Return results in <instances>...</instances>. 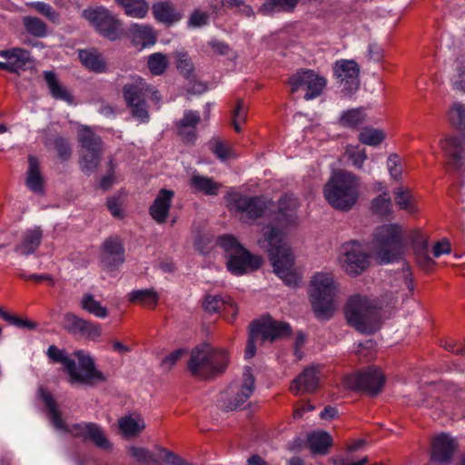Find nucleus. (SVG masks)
I'll return each instance as SVG.
<instances>
[{"label": "nucleus", "instance_id": "obj_1", "mask_svg": "<svg viewBox=\"0 0 465 465\" xmlns=\"http://www.w3.org/2000/svg\"><path fill=\"white\" fill-rule=\"evenodd\" d=\"M298 207L299 203L295 197L282 195L273 215L274 224L263 228L262 236L258 241L259 245L268 252L273 272L288 286H296L299 281L294 255L287 242L285 232L298 223Z\"/></svg>", "mask_w": 465, "mask_h": 465}, {"label": "nucleus", "instance_id": "obj_2", "mask_svg": "<svg viewBox=\"0 0 465 465\" xmlns=\"http://www.w3.org/2000/svg\"><path fill=\"white\" fill-rule=\"evenodd\" d=\"M344 314L348 323L364 334H372L380 330L383 319L378 301L360 294L348 299Z\"/></svg>", "mask_w": 465, "mask_h": 465}, {"label": "nucleus", "instance_id": "obj_3", "mask_svg": "<svg viewBox=\"0 0 465 465\" xmlns=\"http://www.w3.org/2000/svg\"><path fill=\"white\" fill-rule=\"evenodd\" d=\"M47 357L56 363H62L72 384H94L104 381L103 373L94 367L91 356L84 351H75L74 357L78 361V367L74 359H71L64 350L55 345H50L46 351Z\"/></svg>", "mask_w": 465, "mask_h": 465}, {"label": "nucleus", "instance_id": "obj_4", "mask_svg": "<svg viewBox=\"0 0 465 465\" xmlns=\"http://www.w3.org/2000/svg\"><path fill=\"white\" fill-rule=\"evenodd\" d=\"M338 284L331 272H316L310 283V299L317 318L330 319L336 310Z\"/></svg>", "mask_w": 465, "mask_h": 465}, {"label": "nucleus", "instance_id": "obj_5", "mask_svg": "<svg viewBox=\"0 0 465 465\" xmlns=\"http://www.w3.org/2000/svg\"><path fill=\"white\" fill-rule=\"evenodd\" d=\"M40 395L48 410L51 422L54 428L63 431H69L75 437L89 440L102 450H107L111 449L112 445L99 425L92 422L81 423L74 425L72 429H68L61 417L55 400L52 394L42 389L40 390Z\"/></svg>", "mask_w": 465, "mask_h": 465}, {"label": "nucleus", "instance_id": "obj_6", "mask_svg": "<svg viewBox=\"0 0 465 465\" xmlns=\"http://www.w3.org/2000/svg\"><path fill=\"white\" fill-rule=\"evenodd\" d=\"M372 243L381 263H391L401 259L406 248L402 227L398 223H387L377 227Z\"/></svg>", "mask_w": 465, "mask_h": 465}, {"label": "nucleus", "instance_id": "obj_7", "mask_svg": "<svg viewBox=\"0 0 465 465\" xmlns=\"http://www.w3.org/2000/svg\"><path fill=\"white\" fill-rule=\"evenodd\" d=\"M217 243L225 252L228 271L234 275L256 271L262 263L261 256L252 254L231 234L220 236Z\"/></svg>", "mask_w": 465, "mask_h": 465}, {"label": "nucleus", "instance_id": "obj_8", "mask_svg": "<svg viewBox=\"0 0 465 465\" xmlns=\"http://www.w3.org/2000/svg\"><path fill=\"white\" fill-rule=\"evenodd\" d=\"M227 363L228 356L224 350H214L208 344H203L192 351L188 369L194 377L207 379L222 372Z\"/></svg>", "mask_w": 465, "mask_h": 465}, {"label": "nucleus", "instance_id": "obj_9", "mask_svg": "<svg viewBox=\"0 0 465 465\" xmlns=\"http://www.w3.org/2000/svg\"><path fill=\"white\" fill-rule=\"evenodd\" d=\"M323 193L334 209L348 212L358 201L359 183L355 176H331Z\"/></svg>", "mask_w": 465, "mask_h": 465}, {"label": "nucleus", "instance_id": "obj_10", "mask_svg": "<svg viewBox=\"0 0 465 465\" xmlns=\"http://www.w3.org/2000/svg\"><path fill=\"white\" fill-rule=\"evenodd\" d=\"M291 326L283 322H278L270 316L253 322L250 326L249 338L245 350V358L251 359L255 355L256 345L267 341L270 342L275 339L290 335Z\"/></svg>", "mask_w": 465, "mask_h": 465}, {"label": "nucleus", "instance_id": "obj_11", "mask_svg": "<svg viewBox=\"0 0 465 465\" xmlns=\"http://www.w3.org/2000/svg\"><path fill=\"white\" fill-rule=\"evenodd\" d=\"M225 199L230 212L238 214L244 221L261 217L272 205V202L263 197L248 196L238 191L229 192Z\"/></svg>", "mask_w": 465, "mask_h": 465}, {"label": "nucleus", "instance_id": "obj_12", "mask_svg": "<svg viewBox=\"0 0 465 465\" xmlns=\"http://www.w3.org/2000/svg\"><path fill=\"white\" fill-rule=\"evenodd\" d=\"M81 147L80 164L85 171H94L99 164L104 152L102 138L88 126H81L77 133Z\"/></svg>", "mask_w": 465, "mask_h": 465}, {"label": "nucleus", "instance_id": "obj_13", "mask_svg": "<svg viewBox=\"0 0 465 465\" xmlns=\"http://www.w3.org/2000/svg\"><path fill=\"white\" fill-rule=\"evenodd\" d=\"M255 389V380L251 368H245L242 378L230 384L222 394L221 407L226 411L240 408L252 395Z\"/></svg>", "mask_w": 465, "mask_h": 465}, {"label": "nucleus", "instance_id": "obj_14", "mask_svg": "<svg viewBox=\"0 0 465 465\" xmlns=\"http://www.w3.org/2000/svg\"><path fill=\"white\" fill-rule=\"evenodd\" d=\"M339 263L351 276L362 273L370 265V255L357 241L343 243L340 250Z\"/></svg>", "mask_w": 465, "mask_h": 465}, {"label": "nucleus", "instance_id": "obj_15", "mask_svg": "<svg viewBox=\"0 0 465 465\" xmlns=\"http://www.w3.org/2000/svg\"><path fill=\"white\" fill-rule=\"evenodd\" d=\"M83 15L104 37L111 41L119 38L122 24L107 8L98 6L85 9Z\"/></svg>", "mask_w": 465, "mask_h": 465}, {"label": "nucleus", "instance_id": "obj_16", "mask_svg": "<svg viewBox=\"0 0 465 465\" xmlns=\"http://www.w3.org/2000/svg\"><path fill=\"white\" fill-rule=\"evenodd\" d=\"M385 382V376L381 369L368 367L359 372L348 375L343 380V384L351 390L363 391L371 395L378 394Z\"/></svg>", "mask_w": 465, "mask_h": 465}, {"label": "nucleus", "instance_id": "obj_17", "mask_svg": "<svg viewBox=\"0 0 465 465\" xmlns=\"http://www.w3.org/2000/svg\"><path fill=\"white\" fill-rule=\"evenodd\" d=\"M147 90L148 84L141 77L134 78L131 84L124 86V96L131 114L142 124L148 123L150 119L143 94Z\"/></svg>", "mask_w": 465, "mask_h": 465}, {"label": "nucleus", "instance_id": "obj_18", "mask_svg": "<svg viewBox=\"0 0 465 465\" xmlns=\"http://www.w3.org/2000/svg\"><path fill=\"white\" fill-rule=\"evenodd\" d=\"M292 92H297L301 88L306 89L305 100H312L320 96L326 86L327 81L312 70H302L297 72L289 81Z\"/></svg>", "mask_w": 465, "mask_h": 465}, {"label": "nucleus", "instance_id": "obj_19", "mask_svg": "<svg viewBox=\"0 0 465 465\" xmlns=\"http://www.w3.org/2000/svg\"><path fill=\"white\" fill-rule=\"evenodd\" d=\"M62 325L70 334L91 341H97L102 335L99 323L81 318L73 312H66L64 315Z\"/></svg>", "mask_w": 465, "mask_h": 465}, {"label": "nucleus", "instance_id": "obj_20", "mask_svg": "<svg viewBox=\"0 0 465 465\" xmlns=\"http://www.w3.org/2000/svg\"><path fill=\"white\" fill-rule=\"evenodd\" d=\"M336 79L343 85V91L346 94H352L360 84L359 74L360 68L353 60L337 61L333 67Z\"/></svg>", "mask_w": 465, "mask_h": 465}, {"label": "nucleus", "instance_id": "obj_21", "mask_svg": "<svg viewBox=\"0 0 465 465\" xmlns=\"http://www.w3.org/2000/svg\"><path fill=\"white\" fill-rule=\"evenodd\" d=\"M100 260L107 271H114L124 263V248L118 237H110L104 242Z\"/></svg>", "mask_w": 465, "mask_h": 465}, {"label": "nucleus", "instance_id": "obj_22", "mask_svg": "<svg viewBox=\"0 0 465 465\" xmlns=\"http://www.w3.org/2000/svg\"><path fill=\"white\" fill-rule=\"evenodd\" d=\"M0 57L6 60L5 62H0V69L13 74L25 71L27 64L31 62L30 52L19 47L0 50Z\"/></svg>", "mask_w": 465, "mask_h": 465}, {"label": "nucleus", "instance_id": "obj_23", "mask_svg": "<svg viewBox=\"0 0 465 465\" xmlns=\"http://www.w3.org/2000/svg\"><path fill=\"white\" fill-rule=\"evenodd\" d=\"M320 378L317 367H307L292 381L290 391L296 396L312 393L319 387Z\"/></svg>", "mask_w": 465, "mask_h": 465}, {"label": "nucleus", "instance_id": "obj_24", "mask_svg": "<svg viewBox=\"0 0 465 465\" xmlns=\"http://www.w3.org/2000/svg\"><path fill=\"white\" fill-rule=\"evenodd\" d=\"M440 148L454 170L459 171L465 161V137L450 136L440 141Z\"/></svg>", "mask_w": 465, "mask_h": 465}, {"label": "nucleus", "instance_id": "obj_25", "mask_svg": "<svg viewBox=\"0 0 465 465\" xmlns=\"http://www.w3.org/2000/svg\"><path fill=\"white\" fill-rule=\"evenodd\" d=\"M455 448V440L448 434L437 435L432 440L431 461L440 465L448 464L452 458Z\"/></svg>", "mask_w": 465, "mask_h": 465}, {"label": "nucleus", "instance_id": "obj_26", "mask_svg": "<svg viewBox=\"0 0 465 465\" xmlns=\"http://www.w3.org/2000/svg\"><path fill=\"white\" fill-rule=\"evenodd\" d=\"M173 197V190L161 189L159 191L149 208V213L154 222L159 224L166 222Z\"/></svg>", "mask_w": 465, "mask_h": 465}, {"label": "nucleus", "instance_id": "obj_27", "mask_svg": "<svg viewBox=\"0 0 465 465\" xmlns=\"http://www.w3.org/2000/svg\"><path fill=\"white\" fill-rule=\"evenodd\" d=\"M128 35L132 43L141 48L153 46L156 43V34L153 28L147 25L132 24L128 28Z\"/></svg>", "mask_w": 465, "mask_h": 465}, {"label": "nucleus", "instance_id": "obj_28", "mask_svg": "<svg viewBox=\"0 0 465 465\" xmlns=\"http://www.w3.org/2000/svg\"><path fill=\"white\" fill-rule=\"evenodd\" d=\"M200 122V114L196 111H186L183 117L177 123L178 134L183 142L193 143L196 140V125Z\"/></svg>", "mask_w": 465, "mask_h": 465}, {"label": "nucleus", "instance_id": "obj_29", "mask_svg": "<svg viewBox=\"0 0 465 465\" xmlns=\"http://www.w3.org/2000/svg\"><path fill=\"white\" fill-rule=\"evenodd\" d=\"M43 238L40 227H34L23 232L20 243L16 245L15 252L21 255L28 256L39 247Z\"/></svg>", "mask_w": 465, "mask_h": 465}, {"label": "nucleus", "instance_id": "obj_30", "mask_svg": "<svg viewBox=\"0 0 465 465\" xmlns=\"http://www.w3.org/2000/svg\"><path fill=\"white\" fill-rule=\"evenodd\" d=\"M44 78L53 98L62 100L69 104L74 103V96L57 79L56 74L52 71H45Z\"/></svg>", "mask_w": 465, "mask_h": 465}, {"label": "nucleus", "instance_id": "obj_31", "mask_svg": "<svg viewBox=\"0 0 465 465\" xmlns=\"http://www.w3.org/2000/svg\"><path fill=\"white\" fill-rule=\"evenodd\" d=\"M374 190L381 193L371 201V208L372 212L379 216H386L391 213L392 203L387 188L379 183L375 184Z\"/></svg>", "mask_w": 465, "mask_h": 465}, {"label": "nucleus", "instance_id": "obj_32", "mask_svg": "<svg viewBox=\"0 0 465 465\" xmlns=\"http://www.w3.org/2000/svg\"><path fill=\"white\" fill-rule=\"evenodd\" d=\"M144 428L145 422L139 414L126 415L119 420V430L127 438L139 435Z\"/></svg>", "mask_w": 465, "mask_h": 465}, {"label": "nucleus", "instance_id": "obj_33", "mask_svg": "<svg viewBox=\"0 0 465 465\" xmlns=\"http://www.w3.org/2000/svg\"><path fill=\"white\" fill-rule=\"evenodd\" d=\"M394 201L397 207L408 214L413 215L419 212L415 195L406 187H399L394 192Z\"/></svg>", "mask_w": 465, "mask_h": 465}, {"label": "nucleus", "instance_id": "obj_34", "mask_svg": "<svg viewBox=\"0 0 465 465\" xmlns=\"http://www.w3.org/2000/svg\"><path fill=\"white\" fill-rule=\"evenodd\" d=\"M154 18L163 24L172 25L181 20L182 15L175 12L170 2H159L152 7Z\"/></svg>", "mask_w": 465, "mask_h": 465}, {"label": "nucleus", "instance_id": "obj_35", "mask_svg": "<svg viewBox=\"0 0 465 465\" xmlns=\"http://www.w3.org/2000/svg\"><path fill=\"white\" fill-rule=\"evenodd\" d=\"M229 308L233 315L238 313V309L230 297H222L220 295H206L203 301V308L210 313L220 312L222 308Z\"/></svg>", "mask_w": 465, "mask_h": 465}, {"label": "nucleus", "instance_id": "obj_36", "mask_svg": "<svg viewBox=\"0 0 465 465\" xmlns=\"http://www.w3.org/2000/svg\"><path fill=\"white\" fill-rule=\"evenodd\" d=\"M124 9L126 15L142 19L144 18L149 11L148 3L145 0H114Z\"/></svg>", "mask_w": 465, "mask_h": 465}, {"label": "nucleus", "instance_id": "obj_37", "mask_svg": "<svg viewBox=\"0 0 465 465\" xmlns=\"http://www.w3.org/2000/svg\"><path fill=\"white\" fill-rule=\"evenodd\" d=\"M79 58L82 64L91 71L102 73L106 69V64L102 54L94 50H81Z\"/></svg>", "mask_w": 465, "mask_h": 465}, {"label": "nucleus", "instance_id": "obj_38", "mask_svg": "<svg viewBox=\"0 0 465 465\" xmlns=\"http://www.w3.org/2000/svg\"><path fill=\"white\" fill-rule=\"evenodd\" d=\"M299 0H266L258 12L264 15H273L280 12H291L297 5Z\"/></svg>", "mask_w": 465, "mask_h": 465}, {"label": "nucleus", "instance_id": "obj_39", "mask_svg": "<svg viewBox=\"0 0 465 465\" xmlns=\"http://www.w3.org/2000/svg\"><path fill=\"white\" fill-rule=\"evenodd\" d=\"M81 308L88 313L99 319H104L108 316V310L105 306L97 301L91 293H84L80 301Z\"/></svg>", "mask_w": 465, "mask_h": 465}, {"label": "nucleus", "instance_id": "obj_40", "mask_svg": "<svg viewBox=\"0 0 465 465\" xmlns=\"http://www.w3.org/2000/svg\"><path fill=\"white\" fill-rule=\"evenodd\" d=\"M159 300L158 293L153 289L135 290L129 293V301L134 303L153 309Z\"/></svg>", "mask_w": 465, "mask_h": 465}, {"label": "nucleus", "instance_id": "obj_41", "mask_svg": "<svg viewBox=\"0 0 465 465\" xmlns=\"http://www.w3.org/2000/svg\"><path fill=\"white\" fill-rule=\"evenodd\" d=\"M308 444L314 453H325L331 444V437L326 431H315L308 436Z\"/></svg>", "mask_w": 465, "mask_h": 465}, {"label": "nucleus", "instance_id": "obj_42", "mask_svg": "<svg viewBox=\"0 0 465 465\" xmlns=\"http://www.w3.org/2000/svg\"><path fill=\"white\" fill-rule=\"evenodd\" d=\"M365 114L362 108L351 109L342 113L340 117V124L348 128H357L364 123Z\"/></svg>", "mask_w": 465, "mask_h": 465}, {"label": "nucleus", "instance_id": "obj_43", "mask_svg": "<svg viewBox=\"0 0 465 465\" xmlns=\"http://www.w3.org/2000/svg\"><path fill=\"white\" fill-rule=\"evenodd\" d=\"M190 184L196 192L208 195L217 194L219 189V184L206 176H193Z\"/></svg>", "mask_w": 465, "mask_h": 465}, {"label": "nucleus", "instance_id": "obj_44", "mask_svg": "<svg viewBox=\"0 0 465 465\" xmlns=\"http://www.w3.org/2000/svg\"><path fill=\"white\" fill-rule=\"evenodd\" d=\"M385 137V133L382 130L373 127H364L359 134L360 142L370 146L381 144Z\"/></svg>", "mask_w": 465, "mask_h": 465}, {"label": "nucleus", "instance_id": "obj_45", "mask_svg": "<svg viewBox=\"0 0 465 465\" xmlns=\"http://www.w3.org/2000/svg\"><path fill=\"white\" fill-rule=\"evenodd\" d=\"M46 146H52L57 153L58 157L63 161L70 158L72 154V147L69 141L60 135L49 138L45 142Z\"/></svg>", "mask_w": 465, "mask_h": 465}, {"label": "nucleus", "instance_id": "obj_46", "mask_svg": "<svg viewBox=\"0 0 465 465\" xmlns=\"http://www.w3.org/2000/svg\"><path fill=\"white\" fill-rule=\"evenodd\" d=\"M168 64L167 56L162 53H153L147 59L148 69L154 75L163 74L167 69Z\"/></svg>", "mask_w": 465, "mask_h": 465}, {"label": "nucleus", "instance_id": "obj_47", "mask_svg": "<svg viewBox=\"0 0 465 465\" xmlns=\"http://www.w3.org/2000/svg\"><path fill=\"white\" fill-rule=\"evenodd\" d=\"M210 150L215 154L220 160H227L234 157L235 153L232 146L224 141L213 138L209 143Z\"/></svg>", "mask_w": 465, "mask_h": 465}, {"label": "nucleus", "instance_id": "obj_48", "mask_svg": "<svg viewBox=\"0 0 465 465\" xmlns=\"http://www.w3.org/2000/svg\"><path fill=\"white\" fill-rule=\"evenodd\" d=\"M23 23L26 31L34 36L44 37L47 34L46 25L37 17L25 16Z\"/></svg>", "mask_w": 465, "mask_h": 465}, {"label": "nucleus", "instance_id": "obj_49", "mask_svg": "<svg viewBox=\"0 0 465 465\" xmlns=\"http://www.w3.org/2000/svg\"><path fill=\"white\" fill-rule=\"evenodd\" d=\"M450 123L459 129L465 128V105L461 103H454L448 112Z\"/></svg>", "mask_w": 465, "mask_h": 465}, {"label": "nucleus", "instance_id": "obj_50", "mask_svg": "<svg viewBox=\"0 0 465 465\" xmlns=\"http://www.w3.org/2000/svg\"><path fill=\"white\" fill-rule=\"evenodd\" d=\"M409 238L415 252L429 260L426 254L428 242L425 235L420 230H413L410 232Z\"/></svg>", "mask_w": 465, "mask_h": 465}, {"label": "nucleus", "instance_id": "obj_51", "mask_svg": "<svg viewBox=\"0 0 465 465\" xmlns=\"http://www.w3.org/2000/svg\"><path fill=\"white\" fill-rule=\"evenodd\" d=\"M247 119V107L242 100H238L235 108L232 110V125L236 132L242 131V124Z\"/></svg>", "mask_w": 465, "mask_h": 465}, {"label": "nucleus", "instance_id": "obj_52", "mask_svg": "<svg viewBox=\"0 0 465 465\" xmlns=\"http://www.w3.org/2000/svg\"><path fill=\"white\" fill-rule=\"evenodd\" d=\"M129 453L134 457L139 463L143 465H153L156 463V459L153 453L144 448L131 447Z\"/></svg>", "mask_w": 465, "mask_h": 465}, {"label": "nucleus", "instance_id": "obj_53", "mask_svg": "<svg viewBox=\"0 0 465 465\" xmlns=\"http://www.w3.org/2000/svg\"><path fill=\"white\" fill-rule=\"evenodd\" d=\"M345 154L348 159L351 162L352 165L357 169L361 168L363 163L367 159L366 152L360 146L349 145L346 148Z\"/></svg>", "mask_w": 465, "mask_h": 465}, {"label": "nucleus", "instance_id": "obj_54", "mask_svg": "<svg viewBox=\"0 0 465 465\" xmlns=\"http://www.w3.org/2000/svg\"><path fill=\"white\" fill-rule=\"evenodd\" d=\"M209 13L195 9L190 15L187 25L190 28H198L208 25L209 23Z\"/></svg>", "mask_w": 465, "mask_h": 465}, {"label": "nucleus", "instance_id": "obj_55", "mask_svg": "<svg viewBox=\"0 0 465 465\" xmlns=\"http://www.w3.org/2000/svg\"><path fill=\"white\" fill-rule=\"evenodd\" d=\"M457 74L453 76V86L457 90L465 92V56L457 60Z\"/></svg>", "mask_w": 465, "mask_h": 465}, {"label": "nucleus", "instance_id": "obj_56", "mask_svg": "<svg viewBox=\"0 0 465 465\" xmlns=\"http://www.w3.org/2000/svg\"><path fill=\"white\" fill-rule=\"evenodd\" d=\"M176 67L178 71L186 77H190L193 71V64L191 62L187 53L177 54Z\"/></svg>", "mask_w": 465, "mask_h": 465}, {"label": "nucleus", "instance_id": "obj_57", "mask_svg": "<svg viewBox=\"0 0 465 465\" xmlns=\"http://www.w3.org/2000/svg\"><path fill=\"white\" fill-rule=\"evenodd\" d=\"M387 169L390 174H402L406 171L403 160L396 153H392L388 157Z\"/></svg>", "mask_w": 465, "mask_h": 465}, {"label": "nucleus", "instance_id": "obj_58", "mask_svg": "<svg viewBox=\"0 0 465 465\" xmlns=\"http://www.w3.org/2000/svg\"><path fill=\"white\" fill-rule=\"evenodd\" d=\"M25 184L29 190L37 194H44L45 181L44 176H27Z\"/></svg>", "mask_w": 465, "mask_h": 465}, {"label": "nucleus", "instance_id": "obj_59", "mask_svg": "<svg viewBox=\"0 0 465 465\" xmlns=\"http://www.w3.org/2000/svg\"><path fill=\"white\" fill-rule=\"evenodd\" d=\"M32 5L42 15L46 16L52 22H56L59 18L58 13L48 4L44 2H35Z\"/></svg>", "mask_w": 465, "mask_h": 465}, {"label": "nucleus", "instance_id": "obj_60", "mask_svg": "<svg viewBox=\"0 0 465 465\" xmlns=\"http://www.w3.org/2000/svg\"><path fill=\"white\" fill-rule=\"evenodd\" d=\"M185 350L177 349L162 361V367L170 370L185 354Z\"/></svg>", "mask_w": 465, "mask_h": 465}, {"label": "nucleus", "instance_id": "obj_61", "mask_svg": "<svg viewBox=\"0 0 465 465\" xmlns=\"http://www.w3.org/2000/svg\"><path fill=\"white\" fill-rule=\"evenodd\" d=\"M367 57L370 61L379 63L383 58V49L376 43H370L368 45Z\"/></svg>", "mask_w": 465, "mask_h": 465}, {"label": "nucleus", "instance_id": "obj_62", "mask_svg": "<svg viewBox=\"0 0 465 465\" xmlns=\"http://www.w3.org/2000/svg\"><path fill=\"white\" fill-rule=\"evenodd\" d=\"M163 453L164 461L169 465H193L180 456L167 450H163Z\"/></svg>", "mask_w": 465, "mask_h": 465}, {"label": "nucleus", "instance_id": "obj_63", "mask_svg": "<svg viewBox=\"0 0 465 465\" xmlns=\"http://www.w3.org/2000/svg\"><path fill=\"white\" fill-rule=\"evenodd\" d=\"M107 208L110 211L111 214L115 218H123V211L121 207V203L116 198H110L107 201Z\"/></svg>", "mask_w": 465, "mask_h": 465}, {"label": "nucleus", "instance_id": "obj_64", "mask_svg": "<svg viewBox=\"0 0 465 465\" xmlns=\"http://www.w3.org/2000/svg\"><path fill=\"white\" fill-rule=\"evenodd\" d=\"M450 244L448 241H441L437 242L433 246V255L434 257L438 258L442 254H447L450 252Z\"/></svg>", "mask_w": 465, "mask_h": 465}]
</instances>
